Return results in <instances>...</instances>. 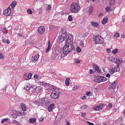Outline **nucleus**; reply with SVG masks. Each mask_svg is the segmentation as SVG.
<instances>
[{"instance_id": "56", "label": "nucleus", "mask_w": 125, "mask_h": 125, "mask_svg": "<svg viewBox=\"0 0 125 125\" xmlns=\"http://www.w3.org/2000/svg\"><path fill=\"white\" fill-rule=\"evenodd\" d=\"M39 121H40V122H42V121H43V118H40L39 119Z\"/></svg>"}, {"instance_id": "28", "label": "nucleus", "mask_w": 125, "mask_h": 125, "mask_svg": "<svg viewBox=\"0 0 125 125\" xmlns=\"http://www.w3.org/2000/svg\"><path fill=\"white\" fill-rule=\"evenodd\" d=\"M49 87H50V89L52 91H54L55 90H56V87L54 85H51Z\"/></svg>"}, {"instance_id": "52", "label": "nucleus", "mask_w": 125, "mask_h": 125, "mask_svg": "<svg viewBox=\"0 0 125 125\" xmlns=\"http://www.w3.org/2000/svg\"><path fill=\"white\" fill-rule=\"evenodd\" d=\"M40 84L41 85H43V86H44L45 83H44V82H40Z\"/></svg>"}, {"instance_id": "27", "label": "nucleus", "mask_w": 125, "mask_h": 125, "mask_svg": "<svg viewBox=\"0 0 125 125\" xmlns=\"http://www.w3.org/2000/svg\"><path fill=\"white\" fill-rule=\"evenodd\" d=\"M39 58H40V55L37 54L35 55L34 57V61H38V60H39Z\"/></svg>"}, {"instance_id": "50", "label": "nucleus", "mask_w": 125, "mask_h": 125, "mask_svg": "<svg viewBox=\"0 0 125 125\" xmlns=\"http://www.w3.org/2000/svg\"><path fill=\"white\" fill-rule=\"evenodd\" d=\"M39 91H42V89H43V88H42V87H39Z\"/></svg>"}, {"instance_id": "10", "label": "nucleus", "mask_w": 125, "mask_h": 125, "mask_svg": "<svg viewBox=\"0 0 125 125\" xmlns=\"http://www.w3.org/2000/svg\"><path fill=\"white\" fill-rule=\"evenodd\" d=\"M61 95V92H55L54 93H52L51 94V98H53V99H57V98H59V96Z\"/></svg>"}, {"instance_id": "3", "label": "nucleus", "mask_w": 125, "mask_h": 125, "mask_svg": "<svg viewBox=\"0 0 125 125\" xmlns=\"http://www.w3.org/2000/svg\"><path fill=\"white\" fill-rule=\"evenodd\" d=\"M94 42H95V43L97 44L99 43L101 44L104 42V39L102 37H101V36L97 35L94 37Z\"/></svg>"}, {"instance_id": "54", "label": "nucleus", "mask_w": 125, "mask_h": 125, "mask_svg": "<svg viewBox=\"0 0 125 125\" xmlns=\"http://www.w3.org/2000/svg\"><path fill=\"white\" fill-rule=\"evenodd\" d=\"M2 90L3 91V92H5V91H6V88L4 87Z\"/></svg>"}, {"instance_id": "33", "label": "nucleus", "mask_w": 125, "mask_h": 125, "mask_svg": "<svg viewBox=\"0 0 125 125\" xmlns=\"http://www.w3.org/2000/svg\"><path fill=\"white\" fill-rule=\"evenodd\" d=\"M86 95L87 96H92V93H91L90 91L87 92L86 93Z\"/></svg>"}, {"instance_id": "39", "label": "nucleus", "mask_w": 125, "mask_h": 125, "mask_svg": "<svg viewBox=\"0 0 125 125\" xmlns=\"http://www.w3.org/2000/svg\"><path fill=\"white\" fill-rule=\"evenodd\" d=\"M4 56H3V54L2 53H0V59H1L2 60H3Z\"/></svg>"}, {"instance_id": "15", "label": "nucleus", "mask_w": 125, "mask_h": 125, "mask_svg": "<svg viewBox=\"0 0 125 125\" xmlns=\"http://www.w3.org/2000/svg\"><path fill=\"white\" fill-rule=\"evenodd\" d=\"M53 59H58V60H61L62 59V53H59L56 57L53 58Z\"/></svg>"}, {"instance_id": "25", "label": "nucleus", "mask_w": 125, "mask_h": 125, "mask_svg": "<svg viewBox=\"0 0 125 125\" xmlns=\"http://www.w3.org/2000/svg\"><path fill=\"white\" fill-rule=\"evenodd\" d=\"M13 124L16 125H21L20 123L18 122V121H17L15 119L13 120Z\"/></svg>"}, {"instance_id": "8", "label": "nucleus", "mask_w": 125, "mask_h": 125, "mask_svg": "<svg viewBox=\"0 0 125 125\" xmlns=\"http://www.w3.org/2000/svg\"><path fill=\"white\" fill-rule=\"evenodd\" d=\"M118 84V81L115 80L114 82H113L112 83L109 84L108 89L109 90H111V89H113L114 91H115V89L116 88V87L117 86V85Z\"/></svg>"}, {"instance_id": "63", "label": "nucleus", "mask_w": 125, "mask_h": 125, "mask_svg": "<svg viewBox=\"0 0 125 125\" xmlns=\"http://www.w3.org/2000/svg\"><path fill=\"white\" fill-rule=\"evenodd\" d=\"M44 85H46V86H49V83H45L44 84Z\"/></svg>"}, {"instance_id": "38", "label": "nucleus", "mask_w": 125, "mask_h": 125, "mask_svg": "<svg viewBox=\"0 0 125 125\" xmlns=\"http://www.w3.org/2000/svg\"><path fill=\"white\" fill-rule=\"evenodd\" d=\"M76 50L77 52H81V51H82V49L80 48V47H77L76 48Z\"/></svg>"}, {"instance_id": "1", "label": "nucleus", "mask_w": 125, "mask_h": 125, "mask_svg": "<svg viewBox=\"0 0 125 125\" xmlns=\"http://www.w3.org/2000/svg\"><path fill=\"white\" fill-rule=\"evenodd\" d=\"M59 40L61 42H63V41L66 40L65 44L62 48V53L64 55H67L72 52L74 49V45H73V35H69L68 36L66 35L60 34Z\"/></svg>"}, {"instance_id": "53", "label": "nucleus", "mask_w": 125, "mask_h": 125, "mask_svg": "<svg viewBox=\"0 0 125 125\" xmlns=\"http://www.w3.org/2000/svg\"><path fill=\"white\" fill-rule=\"evenodd\" d=\"M90 75L92 74H94V72H93V70L90 69Z\"/></svg>"}, {"instance_id": "45", "label": "nucleus", "mask_w": 125, "mask_h": 125, "mask_svg": "<svg viewBox=\"0 0 125 125\" xmlns=\"http://www.w3.org/2000/svg\"><path fill=\"white\" fill-rule=\"evenodd\" d=\"M34 78L35 79H39V78H40V76L38 75H34Z\"/></svg>"}, {"instance_id": "13", "label": "nucleus", "mask_w": 125, "mask_h": 125, "mask_svg": "<svg viewBox=\"0 0 125 125\" xmlns=\"http://www.w3.org/2000/svg\"><path fill=\"white\" fill-rule=\"evenodd\" d=\"M60 35H66V36H68L71 34H68V33H67V32H66V27H63L62 28L61 31L60 32Z\"/></svg>"}, {"instance_id": "12", "label": "nucleus", "mask_w": 125, "mask_h": 125, "mask_svg": "<svg viewBox=\"0 0 125 125\" xmlns=\"http://www.w3.org/2000/svg\"><path fill=\"white\" fill-rule=\"evenodd\" d=\"M38 32L40 35H42L45 32V28L43 26H40L38 28Z\"/></svg>"}, {"instance_id": "47", "label": "nucleus", "mask_w": 125, "mask_h": 125, "mask_svg": "<svg viewBox=\"0 0 125 125\" xmlns=\"http://www.w3.org/2000/svg\"><path fill=\"white\" fill-rule=\"evenodd\" d=\"M87 123L88 125H94V124L91 122H89V121H87Z\"/></svg>"}, {"instance_id": "32", "label": "nucleus", "mask_w": 125, "mask_h": 125, "mask_svg": "<svg viewBox=\"0 0 125 125\" xmlns=\"http://www.w3.org/2000/svg\"><path fill=\"white\" fill-rule=\"evenodd\" d=\"M8 121V119L7 118H5V119H3L1 120V123L2 124H3L4 123H6Z\"/></svg>"}, {"instance_id": "4", "label": "nucleus", "mask_w": 125, "mask_h": 125, "mask_svg": "<svg viewBox=\"0 0 125 125\" xmlns=\"http://www.w3.org/2000/svg\"><path fill=\"white\" fill-rule=\"evenodd\" d=\"M24 88L25 89V90L28 91L27 92H28L29 94H32V93L34 92V90L37 88V87L35 86H30V84H28L25 87H24Z\"/></svg>"}, {"instance_id": "43", "label": "nucleus", "mask_w": 125, "mask_h": 125, "mask_svg": "<svg viewBox=\"0 0 125 125\" xmlns=\"http://www.w3.org/2000/svg\"><path fill=\"white\" fill-rule=\"evenodd\" d=\"M46 100H47V99L43 98L42 99V103H46Z\"/></svg>"}, {"instance_id": "24", "label": "nucleus", "mask_w": 125, "mask_h": 125, "mask_svg": "<svg viewBox=\"0 0 125 125\" xmlns=\"http://www.w3.org/2000/svg\"><path fill=\"white\" fill-rule=\"evenodd\" d=\"M107 22H108V18H104L102 21L103 25H105V24H106Z\"/></svg>"}, {"instance_id": "7", "label": "nucleus", "mask_w": 125, "mask_h": 125, "mask_svg": "<svg viewBox=\"0 0 125 125\" xmlns=\"http://www.w3.org/2000/svg\"><path fill=\"white\" fill-rule=\"evenodd\" d=\"M121 70V68L120 67L118 66H115V67H110L109 69V72L111 75H113L114 73H115V72H120Z\"/></svg>"}, {"instance_id": "58", "label": "nucleus", "mask_w": 125, "mask_h": 125, "mask_svg": "<svg viewBox=\"0 0 125 125\" xmlns=\"http://www.w3.org/2000/svg\"><path fill=\"white\" fill-rule=\"evenodd\" d=\"M6 42L7 44H9V43H10V42H9V40H6Z\"/></svg>"}, {"instance_id": "61", "label": "nucleus", "mask_w": 125, "mask_h": 125, "mask_svg": "<svg viewBox=\"0 0 125 125\" xmlns=\"http://www.w3.org/2000/svg\"><path fill=\"white\" fill-rule=\"evenodd\" d=\"M2 42L3 43H4V42H6V40H3L2 41Z\"/></svg>"}, {"instance_id": "29", "label": "nucleus", "mask_w": 125, "mask_h": 125, "mask_svg": "<svg viewBox=\"0 0 125 125\" xmlns=\"http://www.w3.org/2000/svg\"><path fill=\"white\" fill-rule=\"evenodd\" d=\"M36 119L31 118L29 119V123L30 124H34V123L36 122Z\"/></svg>"}, {"instance_id": "60", "label": "nucleus", "mask_w": 125, "mask_h": 125, "mask_svg": "<svg viewBox=\"0 0 125 125\" xmlns=\"http://www.w3.org/2000/svg\"><path fill=\"white\" fill-rule=\"evenodd\" d=\"M66 125H70V122L69 121H66Z\"/></svg>"}, {"instance_id": "22", "label": "nucleus", "mask_w": 125, "mask_h": 125, "mask_svg": "<svg viewBox=\"0 0 125 125\" xmlns=\"http://www.w3.org/2000/svg\"><path fill=\"white\" fill-rule=\"evenodd\" d=\"M91 24L92 26H93V27H95L96 28H97V27H98V26H99V24H98V22H96V21H91Z\"/></svg>"}, {"instance_id": "62", "label": "nucleus", "mask_w": 125, "mask_h": 125, "mask_svg": "<svg viewBox=\"0 0 125 125\" xmlns=\"http://www.w3.org/2000/svg\"><path fill=\"white\" fill-rule=\"evenodd\" d=\"M101 16H103V13H101V14L99 15V17H101Z\"/></svg>"}, {"instance_id": "51", "label": "nucleus", "mask_w": 125, "mask_h": 125, "mask_svg": "<svg viewBox=\"0 0 125 125\" xmlns=\"http://www.w3.org/2000/svg\"><path fill=\"white\" fill-rule=\"evenodd\" d=\"M34 104H39V100H35L34 101Z\"/></svg>"}, {"instance_id": "6", "label": "nucleus", "mask_w": 125, "mask_h": 125, "mask_svg": "<svg viewBox=\"0 0 125 125\" xmlns=\"http://www.w3.org/2000/svg\"><path fill=\"white\" fill-rule=\"evenodd\" d=\"M107 81V78L106 77L99 76L97 77H96L95 79L94 80V82L95 83H102L103 82H106Z\"/></svg>"}, {"instance_id": "46", "label": "nucleus", "mask_w": 125, "mask_h": 125, "mask_svg": "<svg viewBox=\"0 0 125 125\" xmlns=\"http://www.w3.org/2000/svg\"><path fill=\"white\" fill-rule=\"evenodd\" d=\"M81 99L82 100H86V97L85 96H83L82 97Z\"/></svg>"}, {"instance_id": "48", "label": "nucleus", "mask_w": 125, "mask_h": 125, "mask_svg": "<svg viewBox=\"0 0 125 125\" xmlns=\"http://www.w3.org/2000/svg\"><path fill=\"white\" fill-rule=\"evenodd\" d=\"M81 108H83V109H85V108H87V106H86V105H83L82 106Z\"/></svg>"}, {"instance_id": "40", "label": "nucleus", "mask_w": 125, "mask_h": 125, "mask_svg": "<svg viewBox=\"0 0 125 125\" xmlns=\"http://www.w3.org/2000/svg\"><path fill=\"white\" fill-rule=\"evenodd\" d=\"M78 88H79V86L77 85H75L73 88V90H75V89H78Z\"/></svg>"}, {"instance_id": "19", "label": "nucleus", "mask_w": 125, "mask_h": 125, "mask_svg": "<svg viewBox=\"0 0 125 125\" xmlns=\"http://www.w3.org/2000/svg\"><path fill=\"white\" fill-rule=\"evenodd\" d=\"M51 47H52V46H51V44H50V42L48 41V45L46 50V53H48V52H49L50 49H51Z\"/></svg>"}, {"instance_id": "31", "label": "nucleus", "mask_w": 125, "mask_h": 125, "mask_svg": "<svg viewBox=\"0 0 125 125\" xmlns=\"http://www.w3.org/2000/svg\"><path fill=\"white\" fill-rule=\"evenodd\" d=\"M80 45H81V47H82V48H84V42L81 41L80 42Z\"/></svg>"}, {"instance_id": "41", "label": "nucleus", "mask_w": 125, "mask_h": 125, "mask_svg": "<svg viewBox=\"0 0 125 125\" xmlns=\"http://www.w3.org/2000/svg\"><path fill=\"white\" fill-rule=\"evenodd\" d=\"M47 10H49L50 9H51V5H48V6L46 7Z\"/></svg>"}, {"instance_id": "44", "label": "nucleus", "mask_w": 125, "mask_h": 125, "mask_svg": "<svg viewBox=\"0 0 125 125\" xmlns=\"http://www.w3.org/2000/svg\"><path fill=\"white\" fill-rule=\"evenodd\" d=\"M75 63H80L81 62V60L79 59H76L75 60Z\"/></svg>"}, {"instance_id": "20", "label": "nucleus", "mask_w": 125, "mask_h": 125, "mask_svg": "<svg viewBox=\"0 0 125 125\" xmlns=\"http://www.w3.org/2000/svg\"><path fill=\"white\" fill-rule=\"evenodd\" d=\"M93 11V7L90 6L88 8V13L89 15L92 13Z\"/></svg>"}, {"instance_id": "18", "label": "nucleus", "mask_w": 125, "mask_h": 125, "mask_svg": "<svg viewBox=\"0 0 125 125\" xmlns=\"http://www.w3.org/2000/svg\"><path fill=\"white\" fill-rule=\"evenodd\" d=\"M55 106V104H51L47 108V110L48 112H51L52 111V109H53V107Z\"/></svg>"}, {"instance_id": "35", "label": "nucleus", "mask_w": 125, "mask_h": 125, "mask_svg": "<svg viewBox=\"0 0 125 125\" xmlns=\"http://www.w3.org/2000/svg\"><path fill=\"white\" fill-rule=\"evenodd\" d=\"M118 50H119L118 49H115L112 51V53H113V54H116V53H117V52H118Z\"/></svg>"}, {"instance_id": "30", "label": "nucleus", "mask_w": 125, "mask_h": 125, "mask_svg": "<svg viewBox=\"0 0 125 125\" xmlns=\"http://www.w3.org/2000/svg\"><path fill=\"white\" fill-rule=\"evenodd\" d=\"M120 33H116L114 36V37L115 39H118V38H120Z\"/></svg>"}, {"instance_id": "14", "label": "nucleus", "mask_w": 125, "mask_h": 125, "mask_svg": "<svg viewBox=\"0 0 125 125\" xmlns=\"http://www.w3.org/2000/svg\"><path fill=\"white\" fill-rule=\"evenodd\" d=\"M115 63L116 64H118L116 66L120 67V65H121V64L123 63V60H122L121 59H116Z\"/></svg>"}, {"instance_id": "5", "label": "nucleus", "mask_w": 125, "mask_h": 125, "mask_svg": "<svg viewBox=\"0 0 125 125\" xmlns=\"http://www.w3.org/2000/svg\"><path fill=\"white\" fill-rule=\"evenodd\" d=\"M26 115V113L24 112H19L18 111L15 110L14 111L13 113L12 114L11 117L13 119H17V116H25Z\"/></svg>"}, {"instance_id": "49", "label": "nucleus", "mask_w": 125, "mask_h": 125, "mask_svg": "<svg viewBox=\"0 0 125 125\" xmlns=\"http://www.w3.org/2000/svg\"><path fill=\"white\" fill-rule=\"evenodd\" d=\"M81 116L83 118H85V113H82Z\"/></svg>"}, {"instance_id": "9", "label": "nucleus", "mask_w": 125, "mask_h": 125, "mask_svg": "<svg viewBox=\"0 0 125 125\" xmlns=\"http://www.w3.org/2000/svg\"><path fill=\"white\" fill-rule=\"evenodd\" d=\"M105 107L108 108V106H107L106 104H100L99 105L95 106V110L96 111H99V110H102V109H104V108H105Z\"/></svg>"}, {"instance_id": "2", "label": "nucleus", "mask_w": 125, "mask_h": 125, "mask_svg": "<svg viewBox=\"0 0 125 125\" xmlns=\"http://www.w3.org/2000/svg\"><path fill=\"white\" fill-rule=\"evenodd\" d=\"M70 6V12L72 13H78L81 10V6L79 5V4L75 2H72Z\"/></svg>"}, {"instance_id": "55", "label": "nucleus", "mask_w": 125, "mask_h": 125, "mask_svg": "<svg viewBox=\"0 0 125 125\" xmlns=\"http://www.w3.org/2000/svg\"><path fill=\"white\" fill-rule=\"evenodd\" d=\"M106 50L108 53H110V52H111V49L110 48L107 49Z\"/></svg>"}, {"instance_id": "57", "label": "nucleus", "mask_w": 125, "mask_h": 125, "mask_svg": "<svg viewBox=\"0 0 125 125\" xmlns=\"http://www.w3.org/2000/svg\"><path fill=\"white\" fill-rule=\"evenodd\" d=\"M110 74L109 73H107L106 75V78H110Z\"/></svg>"}, {"instance_id": "16", "label": "nucleus", "mask_w": 125, "mask_h": 125, "mask_svg": "<svg viewBox=\"0 0 125 125\" xmlns=\"http://www.w3.org/2000/svg\"><path fill=\"white\" fill-rule=\"evenodd\" d=\"M33 74H32V73H25V77H26V80H30V79H31V78H32V76Z\"/></svg>"}, {"instance_id": "11", "label": "nucleus", "mask_w": 125, "mask_h": 125, "mask_svg": "<svg viewBox=\"0 0 125 125\" xmlns=\"http://www.w3.org/2000/svg\"><path fill=\"white\" fill-rule=\"evenodd\" d=\"M3 14L5 16H10L11 15V8L10 7H8L7 9L3 11Z\"/></svg>"}, {"instance_id": "42", "label": "nucleus", "mask_w": 125, "mask_h": 125, "mask_svg": "<svg viewBox=\"0 0 125 125\" xmlns=\"http://www.w3.org/2000/svg\"><path fill=\"white\" fill-rule=\"evenodd\" d=\"M108 108H109V109H112V108L113 107V104H108Z\"/></svg>"}, {"instance_id": "17", "label": "nucleus", "mask_w": 125, "mask_h": 125, "mask_svg": "<svg viewBox=\"0 0 125 125\" xmlns=\"http://www.w3.org/2000/svg\"><path fill=\"white\" fill-rule=\"evenodd\" d=\"M93 66L95 68V70L98 73H99L100 74L101 73V68H100V67H98L96 64H94Z\"/></svg>"}, {"instance_id": "34", "label": "nucleus", "mask_w": 125, "mask_h": 125, "mask_svg": "<svg viewBox=\"0 0 125 125\" xmlns=\"http://www.w3.org/2000/svg\"><path fill=\"white\" fill-rule=\"evenodd\" d=\"M68 19L69 21H73V17L72 16V15H69Z\"/></svg>"}, {"instance_id": "64", "label": "nucleus", "mask_w": 125, "mask_h": 125, "mask_svg": "<svg viewBox=\"0 0 125 125\" xmlns=\"http://www.w3.org/2000/svg\"><path fill=\"white\" fill-rule=\"evenodd\" d=\"M19 37H22V34L21 33H19Z\"/></svg>"}, {"instance_id": "59", "label": "nucleus", "mask_w": 125, "mask_h": 125, "mask_svg": "<svg viewBox=\"0 0 125 125\" xmlns=\"http://www.w3.org/2000/svg\"><path fill=\"white\" fill-rule=\"evenodd\" d=\"M121 37L123 39H125V34H123Z\"/></svg>"}, {"instance_id": "23", "label": "nucleus", "mask_w": 125, "mask_h": 125, "mask_svg": "<svg viewBox=\"0 0 125 125\" xmlns=\"http://www.w3.org/2000/svg\"><path fill=\"white\" fill-rule=\"evenodd\" d=\"M16 4H17V2H16V1H14L12 2V3L11 4V8H12V9H13V8H14L15 6H16Z\"/></svg>"}, {"instance_id": "37", "label": "nucleus", "mask_w": 125, "mask_h": 125, "mask_svg": "<svg viewBox=\"0 0 125 125\" xmlns=\"http://www.w3.org/2000/svg\"><path fill=\"white\" fill-rule=\"evenodd\" d=\"M27 12L28 14H32L33 13V11H32L31 9H28L27 10Z\"/></svg>"}, {"instance_id": "36", "label": "nucleus", "mask_w": 125, "mask_h": 125, "mask_svg": "<svg viewBox=\"0 0 125 125\" xmlns=\"http://www.w3.org/2000/svg\"><path fill=\"white\" fill-rule=\"evenodd\" d=\"M105 10L108 12V11H110L111 10V7L109 6H108L105 8Z\"/></svg>"}, {"instance_id": "26", "label": "nucleus", "mask_w": 125, "mask_h": 125, "mask_svg": "<svg viewBox=\"0 0 125 125\" xmlns=\"http://www.w3.org/2000/svg\"><path fill=\"white\" fill-rule=\"evenodd\" d=\"M65 84L66 85H67V86H69V84H70V79L69 78H67L66 80H65Z\"/></svg>"}, {"instance_id": "21", "label": "nucleus", "mask_w": 125, "mask_h": 125, "mask_svg": "<svg viewBox=\"0 0 125 125\" xmlns=\"http://www.w3.org/2000/svg\"><path fill=\"white\" fill-rule=\"evenodd\" d=\"M21 107L23 113H24V112H26V110H27V107H26V105H25V104H21Z\"/></svg>"}]
</instances>
